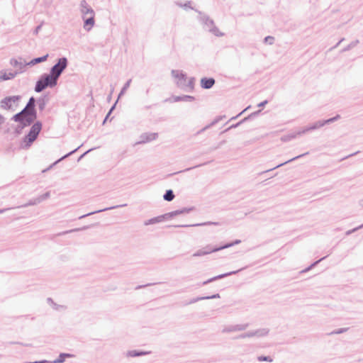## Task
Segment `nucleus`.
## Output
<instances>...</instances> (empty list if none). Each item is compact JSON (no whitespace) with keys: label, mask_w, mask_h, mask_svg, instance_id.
<instances>
[{"label":"nucleus","mask_w":363,"mask_h":363,"mask_svg":"<svg viewBox=\"0 0 363 363\" xmlns=\"http://www.w3.org/2000/svg\"><path fill=\"white\" fill-rule=\"evenodd\" d=\"M57 79L51 72L49 74H44L37 82L35 90L37 92H40L48 86H55L57 84Z\"/></svg>","instance_id":"obj_1"},{"label":"nucleus","mask_w":363,"mask_h":363,"mask_svg":"<svg viewBox=\"0 0 363 363\" xmlns=\"http://www.w3.org/2000/svg\"><path fill=\"white\" fill-rule=\"evenodd\" d=\"M36 118L35 110L24 108L21 113L14 116L16 121L20 122L23 125H28Z\"/></svg>","instance_id":"obj_2"},{"label":"nucleus","mask_w":363,"mask_h":363,"mask_svg":"<svg viewBox=\"0 0 363 363\" xmlns=\"http://www.w3.org/2000/svg\"><path fill=\"white\" fill-rule=\"evenodd\" d=\"M233 244H227L222 246H213L212 245H208L201 249L199 250L196 252L194 254V256L195 257H200V256H204L215 252H217L218 250L225 249L226 247H228L230 246H232Z\"/></svg>","instance_id":"obj_3"},{"label":"nucleus","mask_w":363,"mask_h":363,"mask_svg":"<svg viewBox=\"0 0 363 363\" xmlns=\"http://www.w3.org/2000/svg\"><path fill=\"white\" fill-rule=\"evenodd\" d=\"M42 128L40 123L37 122L31 127L30 132L26 136L24 142L26 143V146H30L37 138L39 133Z\"/></svg>","instance_id":"obj_4"},{"label":"nucleus","mask_w":363,"mask_h":363,"mask_svg":"<svg viewBox=\"0 0 363 363\" xmlns=\"http://www.w3.org/2000/svg\"><path fill=\"white\" fill-rule=\"evenodd\" d=\"M18 100L17 96L6 97L1 101V106L4 109H14L18 106Z\"/></svg>","instance_id":"obj_5"},{"label":"nucleus","mask_w":363,"mask_h":363,"mask_svg":"<svg viewBox=\"0 0 363 363\" xmlns=\"http://www.w3.org/2000/svg\"><path fill=\"white\" fill-rule=\"evenodd\" d=\"M67 67V59L66 58H60L57 62L51 69V73L55 75V77L58 79L62 72Z\"/></svg>","instance_id":"obj_6"},{"label":"nucleus","mask_w":363,"mask_h":363,"mask_svg":"<svg viewBox=\"0 0 363 363\" xmlns=\"http://www.w3.org/2000/svg\"><path fill=\"white\" fill-rule=\"evenodd\" d=\"M180 213L181 212H179V213ZM177 214H179V212L178 211H175V212L169 213H167V214H165V215H162V216H157V217H155V218H152L151 219H149V220H146L145 222V225H152V224H155V223H160V222H162L164 220L168 219V218L172 217L173 216H175V215H177Z\"/></svg>","instance_id":"obj_7"},{"label":"nucleus","mask_w":363,"mask_h":363,"mask_svg":"<svg viewBox=\"0 0 363 363\" xmlns=\"http://www.w3.org/2000/svg\"><path fill=\"white\" fill-rule=\"evenodd\" d=\"M87 13H89V16H84V28L86 30H90L94 25V14L92 9H88Z\"/></svg>","instance_id":"obj_8"},{"label":"nucleus","mask_w":363,"mask_h":363,"mask_svg":"<svg viewBox=\"0 0 363 363\" xmlns=\"http://www.w3.org/2000/svg\"><path fill=\"white\" fill-rule=\"evenodd\" d=\"M215 84V80L213 78H203L201 80V85L203 89H210Z\"/></svg>","instance_id":"obj_9"},{"label":"nucleus","mask_w":363,"mask_h":363,"mask_svg":"<svg viewBox=\"0 0 363 363\" xmlns=\"http://www.w3.org/2000/svg\"><path fill=\"white\" fill-rule=\"evenodd\" d=\"M48 57V55H45L43 57L35 58L33 60H31L29 63H28V65H35L37 63H40V62H44V61H45L47 60Z\"/></svg>","instance_id":"obj_10"},{"label":"nucleus","mask_w":363,"mask_h":363,"mask_svg":"<svg viewBox=\"0 0 363 363\" xmlns=\"http://www.w3.org/2000/svg\"><path fill=\"white\" fill-rule=\"evenodd\" d=\"M174 198V195L172 190L167 191L166 194L164 195V199L168 201L173 200Z\"/></svg>","instance_id":"obj_11"},{"label":"nucleus","mask_w":363,"mask_h":363,"mask_svg":"<svg viewBox=\"0 0 363 363\" xmlns=\"http://www.w3.org/2000/svg\"><path fill=\"white\" fill-rule=\"evenodd\" d=\"M72 355L70 354H61L59 356V358L55 361V363H61L63 362L65 360L66 357H72Z\"/></svg>","instance_id":"obj_12"},{"label":"nucleus","mask_w":363,"mask_h":363,"mask_svg":"<svg viewBox=\"0 0 363 363\" xmlns=\"http://www.w3.org/2000/svg\"><path fill=\"white\" fill-rule=\"evenodd\" d=\"M172 74L175 78H178L179 80L184 79L186 77L184 74L179 72V71H173Z\"/></svg>","instance_id":"obj_13"},{"label":"nucleus","mask_w":363,"mask_h":363,"mask_svg":"<svg viewBox=\"0 0 363 363\" xmlns=\"http://www.w3.org/2000/svg\"><path fill=\"white\" fill-rule=\"evenodd\" d=\"M14 77V74L11 72L4 74L0 76V79L2 80H8Z\"/></svg>","instance_id":"obj_14"},{"label":"nucleus","mask_w":363,"mask_h":363,"mask_svg":"<svg viewBox=\"0 0 363 363\" xmlns=\"http://www.w3.org/2000/svg\"><path fill=\"white\" fill-rule=\"evenodd\" d=\"M35 99L31 97L25 108H29L30 110H34Z\"/></svg>","instance_id":"obj_15"},{"label":"nucleus","mask_w":363,"mask_h":363,"mask_svg":"<svg viewBox=\"0 0 363 363\" xmlns=\"http://www.w3.org/2000/svg\"><path fill=\"white\" fill-rule=\"evenodd\" d=\"M299 134H301V133H298L297 134H292V135H288L284 136L281 138V140L284 142L288 141L292 138H296V136Z\"/></svg>","instance_id":"obj_16"},{"label":"nucleus","mask_w":363,"mask_h":363,"mask_svg":"<svg viewBox=\"0 0 363 363\" xmlns=\"http://www.w3.org/2000/svg\"><path fill=\"white\" fill-rule=\"evenodd\" d=\"M258 360L260 362L267 361V362H272L273 361V359L270 357H264V356L258 357Z\"/></svg>","instance_id":"obj_17"},{"label":"nucleus","mask_w":363,"mask_h":363,"mask_svg":"<svg viewBox=\"0 0 363 363\" xmlns=\"http://www.w3.org/2000/svg\"><path fill=\"white\" fill-rule=\"evenodd\" d=\"M89 9L86 6H83L82 12L84 14V16H89V13H87V10Z\"/></svg>","instance_id":"obj_18"},{"label":"nucleus","mask_w":363,"mask_h":363,"mask_svg":"<svg viewBox=\"0 0 363 363\" xmlns=\"http://www.w3.org/2000/svg\"><path fill=\"white\" fill-rule=\"evenodd\" d=\"M273 40H274V38L272 37H267L265 38V41L269 42L270 44L272 43Z\"/></svg>","instance_id":"obj_19"},{"label":"nucleus","mask_w":363,"mask_h":363,"mask_svg":"<svg viewBox=\"0 0 363 363\" xmlns=\"http://www.w3.org/2000/svg\"><path fill=\"white\" fill-rule=\"evenodd\" d=\"M4 117L0 114V126L4 123Z\"/></svg>","instance_id":"obj_20"},{"label":"nucleus","mask_w":363,"mask_h":363,"mask_svg":"<svg viewBox=\"0 0 363 363\" xmlns=\"http://www.w3.org/2000/svg\"><path fill=\"white\" fill-rule=\"evenodd\" d=\"M147 352H140V353H138V354H134L133 355L135 356V355H141V354H147Z\"/></svg>","instance_id":"obj_21"},{"label":"nucleus","mask_w":363,"mask_h":363,"mask_svg":"<svg viewBox=\"0 0 363 363\" xmlns=\"http://www.w3.org/2000/svg\"><path fill=\"white\" fill-rule=\"evenodd\" d=\"M323 125H324V123H319L318 127L322 126Z\"/></svg>","instance_id":"obj_22"},{"label":"nucleus","mask_w":363,"mask_h":363,"mask_svg":"<svg viewBox=\"0 0 363 363\" xmlns=\"http://www.w3.org/2000/svg\"><path fill=\"white\" fill-rule=\"evenodd\" d=\"M333 119H329L328 121H327L326 122H329V121H332Z\"/></svg>","instance_id":"obj_23"},{"label":"nucleus","mask_w":363,"mask_h":363,"mask_svg":"<svg viewBox=\"0 0 363 363\" xmlns=\"http://www.w3.org/2000/svg\"><path fill=\"white\" fill-rule=\"evenodd\" d=\"M186 98L192 99L191 96H186Z\"/></svg>","instance_id":"obj_24"}]
</instances>
